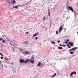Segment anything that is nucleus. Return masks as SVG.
Instances as JSON below:
<instances>
[{
    "mask_svg": "<svg viewBox=\"0 0 78 78\" xmlns=\"http://www.w3.org/2000/svg\"><path fill=\"white\" fill-rule=\"evenodd\" d=\"M77 48H78L76 47L70 49L69 50V51H70L69 53L70 54H73L74 52L72 51H75L76 50V49H77Z\"/></svg>",
    "mask_w": 78,
    "mask_h": 78,
    "instance_id": "nucleus-1",
    "label": "nucleus"
},
{
    "mask_svg": "<svg viewBox=\"0 0 78 78\" xmlns=\"http://www.w3.org/2000/svg\"><path fill=\"white\" fill-rule=\"evenodd\" d=\"M63 26V25H61V26L58 29V31L59 32V33H61V31H62V26Z\"/></svg>",
    "mask_w": 78,
    "mask_h": 78,
    "instance_id": "nucleus-2",
    "label": "nucleus"
},
{
    "mask_svg": "<svg viewBox=\"0 0 78 78\" xmlns=\"http://www.w3.org/2000/svg\"><path fill=\"white\" fill-rule=\"evenodd\" d=\"M68 9H69V11H71L73 12H74V10L73 9V8H72L70 6H69L68 7Z\"/></svg>",
    "mask_w": 78,
    "mask_h": 78,
    "instance_id": "nucleus-3",
    "label": "nucleus"
},
{
    "mask_svg": "<svg viewBox=\"0 0 78 78\" xmlns=\"http://www.w3.org/2000/svg\"><path fill=\"white\" fill-rule=\"evenodd\" d=\"M24 53L25 54V55H30V52L28 51H25L24 52Z\"/></svg>",
    "mask_w": 78,
    "mask_h": 78,
    "instance_id": "nucleus-4",
    "label": "nucleus"
},
{
    "mask_svg": "<svg viewBox=\"0 0 78 78\" xmlns=\"http://www.w3.org/2000/svg\"><path fill=\"white\" fill-rule=\"evenodd\" d=\"M19 61L21 64V63H23L25 62V60L23 59H21L19 60Z\"/></svg>",
    "mask_w": 78,
    "mask_h": 78,
    "instance_id": "nucleus-5",
    "label": "nucleus"
},
{
    "mask_svg": "<svg viewBox=\"0 0 78 78\" xmlns=\"http://www.w3.org/2000/svg\"><path fill=\"white\" fill-rule=\"evenodd\" d=\"M28 62H30V60L27 59L26 60V61H24V63H27Z\"/></svg>",
    "mask_w": 78,
    "mask_h": 78,
    "instance_id": "nucleus-6",
    "label": "nucleus"
},
{
    "mask_svg": "<svg viewBox=\"0 0 78 78\" xmlns=\"http://www.w3.org/2000/svg\"><path fill=\"white\" fill-rule=\"evenodd\" d=\"M0 67V69L2 70L3 69V65L2 64L1 65Z\"/></svg>",
    "mask_w": 78,
    "mask_h": 78,
    "instance_id": "nucleus-7",
    "label": "nucleus"
},
{
    "mask_svg": "<svg viewBox=\"0 0 78 78\" xmlns=\"http://www.w3.org/2000/svg\"><path fill=\"white\" fill-rule=\"evenodd\" d=\"M69 44L70 46H73V43H72L69 42Z\"/></svg>",
    "mask_w": 78,
    "mask_h": 78,
    "instance_id": "nucleus-8",
    "label": "nucleus"
},
{
    "mask_svg": "<svg viewBox=\"0 0 78 78\" xmlns=\"http://www.w3.org/2000/svg\"><path fill=\"white\" fill-rule=\"evenodd\" d=\"M30 61H31V63H32V64H34V60H32L31 59L29 60Z\"/></svg>",
    "mask_w": 78,
    "mask_h": 78,
    "instance_id": "nucleus-9",
    "label": "nucleus"
},
{
    "mask_svg": "<svg viewBox=\"0 0 78 78\" xmlns=\"http://www.w3.org/2000/svg\"><path fill=\"white\" fill-rule=\"evenodd\" d=\"M17 8H18V6H15L14 7H13L12 8V9H13V8H15L16 9H17Z\"/></svg>",
    "mask_w": 78,
    "mask_h": 78,
    "instance_id": "nucleus-10",
    "label": "nucleus"
},
{
    "mask_svg": "<svg viewBox=\"0 0 78 78\" xmlns=\"http://www.w3.org/2000/svg\"><path fill=\"white\" fill-rule=\"evenodd\" d=\"M69 39H67V40L65 42V44H67V42H69Z\"/></svg>",
    "mask_w": 78,
    "mask_h": 78,
    "instance_id": "nucleus-11",
    "label": "nucleus"
},
{
    "mask_svg": "<svg viewBox=\"0 0 78 78\" xmlns=\"http://www.w3.org/2000/svg\"><path fill=\"white\" fill-rule=\"evenodd\" d=\"M37 35V34H34L33 36V37H34V36H36Z\"/></svg>",
    "mask_w": 78,
    "mask_h": 78,
    "instance_id": "nucleus-12",
    "label": "nucleus"
},
{
    "mask_svg": "<svg viewBox=\"0 0 78 78\" xmlns=\"http://www.w3.org/2000/svg\"><path fill=\"white\" fill-rule=\"evenodd\" d=\"M48 14L49 16H50V10H48Z\"/></svg>",
    "mask_w": 78,
    "mask_h": 78,
    "instance_id": "nucleus-13",
    "label": "nucleus"
},
{
    "mask_svg": "<svg viewBox=\"0 0 78 78\" xmlns=\"http://www.w3.org/2000/svg\"><path fill=\"white\" fill-rule=\"evenodd\" d=\"M56 73H55L54 75H53L52 76V77L53 78V77H54V76H56Z\"/></svg>",
    "mask_w": 78,
    "mask_h": 78,
    "instance_id": "nucleus-14",
    "label": "nucleus"
},
{
    "mask_svg": "<svg viewBox=\"0 0 78 78\" xmlns=\"http://www.w3.org/2000/svg\"><path fill=\"white\" fill-rule=\"evenodd\" d=\"M12 3H13V4L16 3V1H15V0H14L13 2H12Z\"/></svg>",
    "mask_w": 78,
    "mask_h": 78,
    "instance_id": "nucleus-15",
    "label": "nucleus"
},
{
    "mask_svg": "<svg viewBox=\"0 0 78 78\" xmlns=\"http://www.w3.org/2000/svg\"><path fill=\"white\" fill-rule=\"evenodd\" d=\"M41 62H39L38 63V64L37 65V66H39L40 65H41Z\"/></svg>",
    "mask_w": 78,
    "mask_h": 78,
    "instance_id": "nucleus-16",
    "label": "nucleus"
},
{
    "mask_svg": "<svg viewBox=\"0 0 78 78\" xmlns=\"http://www.w3.org/2000/svg\"><path fill=\"white\" fill-rule=\"evenodd\" d=\"M73 74H74L75 75H76V72L74 71L72 72Z\"/></svg>",
    "mask_w": 78,
    "mask_h": 78,
    "instance_id": "nucleus-17",
    "label": "nucleus"
},
{
    "mask_svg": "<svg viewBox=\"0 0 78 78\" xmlns=\"http://www.w3.org/2000/svg\"><path fill=\"white\" fill-rule=\"evenodd\" d=\"M45 20V17L43 16V20Z\"/></svg>",
    "mask_w": 78,
    "mask_h": 78,
    "instance_id": "nucleus-18",
    "label": "nucleus"
},
{
    "mask_svg": "<svg viewBox=\"0 0 78 78\" xmlns=\"http://www.w3.org/2000/svg\"><path fill=\"white\" fill-rule=\"evenodd\" d=\"M67 47H68V48H70L71 47H70V46L69 44H67Z\"/></svg>",
    "mask_w": 78,
    "mask_h": 78,
    "instance_id": "nucleus-19",
    "label": "nucleus"
},
{
    "mask_svg": "<svg viewBox=\"0 0 78 78\" xmlns=\"http://www.w3.org/2000/svg\"><path fill=\"white\" fill-rule=\"evenodd\" d=\"M58 48H59V49H62V47H59Z\"/></svg>",
    "mask_w": 78,
    "mask_h": 78,
    "instance_id": "nucleus-20",
    "label": "nucleus"
},
{
    "mask_svg": "<svg viewBox=\"0 0 78 78\" xmlns=\"http://www.w3.org/2000/svg\"><path fill=\"white\" fill-rule=\"evenodd\" d=\"M24 43H25L26 44V45H27L28 44L27 43V41H25Z\"/></svg>",
    "mask_w": 78,
    "mask_h": 78,
    "instance_id": "nucleus-21",
    "label": "nucleus"
},
{
    "mask_svg": "<svg viewBox=\"0 0 78 78\" xmlns=\"http://www.w3.org/2000/svg\"><path fill=\"white\" fill-rule=\"evenodd\" d=\"M4 58L6 60V61H8V58H7L5 57Z\"/></svg>",
    "mask_w": 78,
    "mask_h": 78,
    "instance_id": "nucleus-22",
    "label": "nucleus"
},
{
    "mask_svg": "<svg viewBox=\"0 0 78 78\" xmlns=\"http://www.w3.org/2000/svg\"><path fill=\"white\" fill-rule=\"evenodd\" d=\"M2 41L3 43H5V41L4 40H2Z\"/></svg>",
    "mask_w": 78,
    "mask_h": 78,
    "instance_id": "nucleus-23",
    "label": "nucleus"
},
{
    "mask_svg": "<svg viewBox=\"0 0 78 78\" xmlns=\"http://www.w3.org/2000/svg\"><path fill=\"white\" fill-rule=\"evenodd\" d=\"M56 34H58V30L56 31Z\"/></svg>",
    "mask_w": 78,
    "mask_h": 78,
    "instance_id": "nucleus-24",
    "label": "nucleus"
},
{
    "mask_svg": "<svg viewBox=\"0 0 78 78\" xmlns=\"http://www.w3.org/2000/svg\"><path fill=\"white\" fill-rule=\"evenodd\" d=\"M51 43H52V44H55V42L53 41H51Z\"/></svg>",
    "mask_w": 78,
    "mask_h": 78,
    "instance_id": "nucleus-25",
    "label": "nucleus"
},
{
    "mask_svg": "<svg viewBox=\"0 0 78 78\" xmlns=\"http://www.w3.org/2000/svg\"><path fill=\"white\" fill-rule=\"evenodd\" d=\"M0 55H1V56H3V54H2V53H0Z\"/></svg>",
    "mask_w": 78,
    "mask_h": 78,
    "instance_id": "nucleus-26",
    "label": "nucleus"
},
{
    "mask_svg": "<svg viewBox=\"0 0 78 78\" xmlns=\"http://www.w3.org/2000/svg\"><path fill=\"white\" fill-rule=\"evenodd\" d=\"M1 59H3V57L2 56L1 57Z\"/></svg>",
    "mask_w": 78,
    "mask_h": 78,
    "instance_id": "nucleus-27",
    "label": "nucleus"
},
{
    "mask_svg": "<svg viewBox=\"0 0 78 78\" xmlns=\"http://www.w3.org/2000/svg\"><path fill=\"white\" fill-rule=\"evenodd\" d=\"M35 39H36V41L37 40V37H36L35 38Z\"/></svg>",
    "mask_w": 78,
    "mask_h": 78,
    "instance_id": "nucleus-28",
    "label": "nucleus"
},
{
    "mask_svg": "<svg viewBox=\"0 0 78 78\" xmlns=\"http://www.w3.org/2000/svg\"><path fill=\"white\" fill-rule=\"evenodd\" d=\"M62 46H63V47H66V45H65V44H63V45H62Z\"/></svg>",
    "mask_w": 78,
    "mask_h": 78,
    "instance_id": "nucleus-29",
    "label": "nucleus"
},
{
    "mask_svg": "<svg viewBox=\"0 0 78 78\" xmlns=\"http://www.w3.org/2000/svg\"><path fill=\"white\" fill-rule=\"evenodd\" d=\"M73 73H71V74H70V75L71 76H72L73 75Z\"/></svg>",
    "mask_w": 78,
    "mask_h": 78,
    "instance_id": "nucleus-30",
    "label": "nucleus"
},
{
    "mask_svg": "<svg viewBox=\"0 0 78 78\" xmlns=\"http://www.w3.org/2000/svg\"><path fill=\"white\" fill-rule=\"evenodd\" d=\"M30 2H29L27 3V4H28V3H30Z\"/></svg>",
    "mask_w": 78,
    "mask_h": 78,
    "instance_id": "nucleus-31",
    "label": "nucleus"
},
{
    "mask_svg": "<svg viewBox=\"0 0 78 78\" xmlns=\"http://www.w3.org/2000/svg\"><path fill=\"white\" fill-rule=\"evenodd\" d=\"M26 34H28V32H26Z\"/></svg>",
    "mask_w": 78,
    "mask_h": 78,
    "instance_id": "nucleus-32",
    "label": "nucleus"
},
{
    "mask_svg": "<svg viewBox=\"0 0 78 78\" xmlns=\"http://www.w3.org/2000/svg\"><path fill=\"white\" fill-rule=\"evenodd\" d=\"M2 40H3V38H0V41H2Z\"/></svg>",
    "mask_w": 78,
    "mask_h": 78,
    "instance_id": "nucleus-33",
    "label": "nucleus"
},
{
    "mask_svg": "<svg viewBox=\"0 0 78 78\" xmlns=\"http://www.w3.org/2000/svg\"><path fill=\"white\" fill-rule=\"evenodd\" d=\"M58 43H59L60 42V41L59 40L58 41Z\"/></svg>",
    "mask_w": 78,
    "mask_h": 78,
    "instance_id": "nucleus-34",
    "label": "nucleus"
},
{
    "mask_svg": "<svg viewBox=\"0 0 78 78\" xmlns=\"http://www.w3.org/2000/svg\"><path fill=\"white\" fill-rule=\"evenodd\" d=\"M24 6V4L22 5L21 6Z\"/></svg>",
    "mask_w": 78,
    "mask_h": 78,
    "instance_id": "nucleus-35",
    "label": "nucleus"
},
{
    "mask_svg": "<svg viewBox=\"0 0 78 78\" xmlns=\"http://www.w3.org/2000/svg\"><path fill=\"white\" fill-rule=\"evenodd\" d=\"M60 46H62V45H61V44H60Z\"/></svg>",
    "mask_w": 78,
    "mask_h": 78,
    "instance_id": "nucleus-36",
    "label": "nucleus"
},
{
    "mask_svg": "<svg viewBox=\"0 0 78 78\" xmlns=\"http://www.w3.org/2000/svg\"><path fill=\"white\" fill-rule=\"evenodd\" d=\"M42 28H44V27H42Z\"/></svg>",
    "mask_w": 78,
    "mask_h": 78,
    "instance_id": "nucleus-37",
    "label": "nucleus"
},
{
    "mask_svg": "<svg viewBox=\"0 0 78 78\" xmlns=\"http://www.w3.org/2000/svg\"><path fill=\"white\" fill-rule=\"evenodd\" d=\"M18 7H19V6H20V5H17Z\"/></svg>",
    "mask_w": 78,
    "mask_h": 78,
    "instance_id": "nucleus-38",
    "label": "nucleus"
},
{
    "mask_svg": "<svg viewBox=\"0 0 78 78\" xmlns=\"http://www.w3.org/2000/svg\"><path fill=\"white\" fill-rule=\"evenodd\" d=\"M20 50L21 51H22V49H20Z\"/></svg>",
    "mask_w": 78,
    "mask_h": 78,
    "instance_id": "nucleus-39",
    "label": "nucleus"
},
{
    "mask_svg": "<svg viewBox=\"0 0 78 78\" xmlns=\"http://www.w3.org/2000/svg\"><path fill=\"white\" fill-rule=\"evenodd\" d=\"M8 3H10V2H8Z\"/></svg>",
    "mask_w": 78,
    "mask_h": 78,
    "instance_id": "nucleus-40",
    "label": "nucleus"
},
{
    "mask_svg": "<svg viewBox=\"0 0 78 78\" xmlns=\"http://www.w3.org/2000/svg\"><path fill=\"white\" fill-rule=\"evenodd\" d=\"M77 34H78V32H77Z\"/></svg>",
    "mask_w": 78,
    "mask_h": 78,
    "instance_id": "nucleus-41",
    "label": "nucleus"
},
{
    "mask_svg": "<svg viewBox=\"0 0 78 78\" xmlns=\"http://www.w3.org/2000/svg\"><path fill=\"white\" fill-rule=\"evenodd\" d=\"M0 62H1V61H0Z\"/></svg>",
    "mask_w": 78,
    "mask_h": 78,
    "instance_id": "nucleus-42",
    "label": "nucleus"
},
{
    "mask_svg": "<svg viewBox=\"0 0 78 78\" xmlns=\"http://www.w3.org/2000/svg\"><path fill=\"white\" fill-rule=\"evenodd\" d=\"M44 42H45V40H44Z\"/></svg>",
    "mask_w": 78,
    "mask_h": 78,
    "instance_id": "nucleus-43",
    "label": "nucleus"
},
{
    "mask_svg": "<svg viewBox=\"0 0 78 78\" xmlns=\"http://www.w3.org/2000/svg\"><path fill=\"white\" fill-rule=\"evenodd\" d=\"M77 4H78V3H77Z\"/></svg>",
    "mask_w": 78,
    "mask_h": 78,
    "instance_id": "nucleus-44",
    "label": "nucleus"
},
{
    "mask_svg": "<svg viewBox=\"0 0 78 78\" xmlns=\"http://www.w3.org/2000/svg\"><path fill=\"white\" fill-rule=\"evenodd\" d=\"M13 46H14V45H13Z\"/></svg>",
    "mask_w": 78,
    "mask_h": 78,
    "instance_id": "nucleus-45",
    "label": "nucleus"
}]
</instances>
